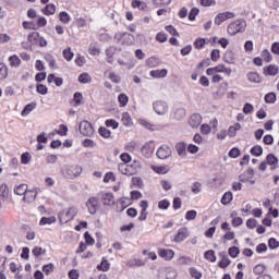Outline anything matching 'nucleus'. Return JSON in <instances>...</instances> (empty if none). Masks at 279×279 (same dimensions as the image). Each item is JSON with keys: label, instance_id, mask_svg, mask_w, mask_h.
<instances>
[{"label": "nucleus", "instance_id": "nucleus-1", "mask_svg": "<svg viewBox=\"0 0 279 279\" xmlns=\"http://www.w3.org/2000/svg\"><path fill=\"white\" fill-rule=\"evenodd\" d=\"M82 171H84V169L80 165H65L61 169L63 178H66L68 180H75V178H80V175H82Z\"/></svg>", "mask_w": 279, "mask_h": 279}, {"label": "nucleus", "instance_id": "nucleus-2", "mask_svg": "<svg viewBox=\"0 0 279 279\" xmlns=\"http://www.w3.org/2000/svg\"><path fill=\"white\" fill-rule=\"evenodd\" d=\"M114 40L118 43V45H133L134 35L128 32H119L114 35Z\"/></svg>", "mask_w": 279, "mask_h": 279}, {"label": "nucleus", "instance_id": "nucleus-3", "mask_svg": "<svg viewBox=\"0 0 279 279\" xmlns=\"http://www.w3.org/2000/svg\"><path fill=\"white\" fill-rule=\"evenodd\" d=\"M75 215H77V208L75 207H71L70 209H63L60 214H59V221L60 223L64 225V223H69V221H71L72 219H75Z\"/></svg>", "mask_w": 279, "mask_h": 279}, {"label": "nucleus", "instance_id": "nucleus-4", "mask_svg": "<svg viewBox=\"0 0 279 279\" xmlns=\"http://www.w3.org/2000/svg\"><path fill=\"white\" fill-rule=\"evenodd\" d=\"M244 28H245V21L235 20L228 26L227 32L228 34H230V36H236V34H239L240 32H243Z\"/></svg>", "mask_w": 279, "mask_h": 279}, {"label": "nucleus", "instance_id": "nucleus-5", "mask_svg": "<svg viewBox=\"0 0 279 279\" xmlns=\"http://www.w3.org/2000/svg\"><path fill=\"white\" fill-rule=\"evenodd\" d=\"M153 110L159 117H165V114H167V112H169V102H167L165 100H156L153 104Z\"/></svg>", "mask_w": 279, "mask_h": 279}, {"label": "nucleus", "instance_id": "nucleus-6", "mask_svg": "<svg viewBox=\"0 0 279 279\" xmlns=\"http://www.w3.org/2000/svg\"><path fill=\"white\" fill-rule=\"evenodd\" d=\"M78 130L83 136H93L95 134V129L93 128V124H90V122L88 121L81 122Z\"/></svg>", "mask_w": 279, "mask_h": 279}, {"label": "nucleus", "instance_id": "nucleus-7", "mask_svg": "<svg viewBox=\"0 0 279 279\" xmlns=\"http://www.w3.org/2000/svg\"><path fill=\"white\" fill-rule=\"evenodd\" d=\"M118 169L123 175H134L138 171L135 166L128 163H119Z\"/></svg>", "mask_w": 279, "mask_h": 279}, {"label": "nucleus", "instance_id": "nucleus-8", "mask_svg": "<svg viewBox=\"0 0 279 279\" xmlns=\"http://www.w3.org/2000/svg\"><path fill=\"white\" fill-rule=\"evenodd\" d=\"M230 19H234V13L233 12H223V13H219L216 17H215V25H221V23H226V21H230Z\"/></svg>", "mask_w": 279, "mask_h": 279}, {"label": "nucleus", "instance_id": "nucleus-9", "mask_svg": "<svg viewBox=\"0 0 279 279\" xmlns=\"http://www.w3.org/2000/svg\"><path fill=\"white\" fill-rule=\"evenodd\" d=\"M87 210L89 215H95L99 209V202L96 197H90L86 203Z\"/></svg>", "mask_w": 279, "mask_h": 279}, {"label": "nucleus", "instance_id": "nucleus-10", "mask_svg": "<svg viewBox=\"0 0 279 279\" xmlns=\"http://www.w3.org/2000/svg\"><path fill=\"white\" fill-rule=\"evenodd\" d=\"M38 190H26V194H24L23 202H26V204H32V202H36Z\"/></svg>", "mask_w": 279, "mask_h": 279}, {"label": "nucleus", "instance_id": "nucleus-11", "mask_svg": "<svg viewBox=\"0 0 279 279\" xmlns=\"http://www.w3.org/2000/svg\"><path fill=\"white\" fill-rule=\"evenodd\" d=\"M154 149H156V147L154 146V142H147L142 147V154L146 158H151V156L154 155Z\"/></svg>", "mask_w": 279, "mask_h": 279}, {"label": "nucleus", "instance_id": "nucleus-12", "mask_svg": "<svg viewBox=\"0 0 279 279\" xmlns=\"http://www.w3.org/2000/svg\"><path fill=\"white\" fill-rule=\"evenodd\" d=\"M169 156H171V148H169V146H161L157 150V158L160 160H167Z\"/></svg>", "mask_w": 279, "mask_h": 279}, {"label": "nucleus", "instance_id": "nucleus-13", "mask_svg": "<svg viewBox=\"0 0 279 279\" xmlns=\"http://www.w3.org/2000/svg\"><path fill=\"white\" fill-rule=\"evenodd\" d=\"M190 128L197 129L202 125V116L199 113H194L190 117L189 120Z\"/></svg>", "mask_w": 279, "mask_h": 279}, {"label": "nucleus", "instance_id": "nucleus-14", "mask_svg": "<svg viewBox=\"0 0 279 279\" xmlns=\"http://www.w3.org/2000/svg\"><path fill=\"white\" fill-rule=\"evenodd\" d=\"M158 254L161 258H165V260H171V258L175 256V253L172 250H166V248H159Z\"/></svg>", "mask_w": 279, "mask_h": 279}, {"label": "nucleus", "instance_id": "nucleus-15", "mask_svg": "<svg viewBox=\"0 0 279 279\" xmlns=\"http://www.w3.org/2000/svg\"><path fill=\"white\" fill-rule=\"evenodd\" d=\"M189 236V229L186 228H181L178 232V234L174 236L175 243H182L184 239H187Z\"/></svg>", "mask_w": 279, "mask_h": 279}, {"label": "nucleus", "instance_id": "nucleus-16", "mask_svg": "<svg viewBox=\"0 0 279 279\" xmlns=\"http://www.w3.org/2000/svg\"><path fill=\"white\" fill-rule=\"evenodd\" d=\"M168 74H169V71L167 69L150 71V77H155L157 80H160L162 77H167Z\"/></svg>", "mask_w": 279, "mask_h": 279}, {"label": "nucleus", "instance_id": "nucleus-17", "mask_svg": "<svg viewBox=\"0 0 279 279\" xmlns=\"http://www.w3.org/2000/svg\"><path fill=\"white\" fill-rule=\"evenodd\" d=\"M101 198L105 206H112V204H114V196L112 195V193H102Z\"/></svg>", "mask_w": 279, "mask_h": 279}, {"label": "nucleus", "instance_id": "nucleus-18", "mask_svg": "<svg viewBox=\"0 0 279 279\" xmlns=\"http://www.w3.org/2000/svg\"><path fill=\"white\" fill-rule=\"evenodd\" d=\"M43 14H45L46 16H51V14H56V4L50 3L47 4L43 10H41Z\"/></svg>", "mask_w": 279, "mask_h": 279}, {"label": "nucleus", "instance_id": "nucleus-19", "mask_svg": "<svg viewBox=\"0 0 279 279\" xmlns=\"http://www.w3.org/2000/svg\"><path fill=\"white\" fill-rule=\"evenodd\" d=\"M216 73H226V75H232V69L226 68L223 64H219L214 68Z\"/></svg>", "mask_w": 279, "mask_h": 279}, {"label": "nucleus", "instance_id": "nucleus-20", "mask_svg": "<svg viewBox=\"0 0 279 279\" xmlns=\"http://www.w3.org/2000/svg\"><path fill=\"white\" fill-rule=\"evenodd\" d=\"M59 21L64 25H69V23H71V15H69L66 11H62L59 13Z\"/></svg>", "mask_w": 279, "mask_h": 279}, {"label": "nucleus", "instance_id": "nucleus-21", "mask_svg": "<svg viewBox=\"0 0 279 279\" xmlns=\"http://www.w3.org/2000/svg\"><path fill=\"white\" fill-rule=\"evenodd\" d=\"M175 149L181 158H184L186 156V145L184 143L177 144Z\"/></svg>", "mask_w": 279, "mask_h": 279}, {"label": "nucleus", "instance_id": "nucleus-22", "mask_svg": "<svg viewBox=\"0 0 279 279\" xmlns=\"http://www.w3.org/2000/svg\"><path fill=\"white\" fill-rule=\"evenodd\" d=\"M177 265H193V258L189 256H181L177 259Z\"/></svg>", "mask_w": 279, "mask_h": 279}, {"label": "nucleus", "instance_id": "nucleus-23", "mask_svg": "<svg viewBox=\"0 0 279 279\" xmlns=\"http://www.w3.org/2000/svg\"><path fill=\"white\" fill-rule=\"evenodd\" d=\"M239 130H241L240 123H235L232 126H230L228 130V135L230 136V138L236 136V132H239Z\"/></svg>", "mask_w": 279, "mask_h": 279}, {"label": "nucleus", "instance_id": "nucleus-24", "mask_svg": "<svg viewBox=\"0 0 279 279\" xmlns=\"http://www.w3.org/2000/svg\"><path fill=\"white\" fill-rule=\"evenodd\" d=\"M186 117V109L184 108H179L175 110L174 112V119L177 121H182V119H184Z\"/></svg>", "mask_w": 279, "mask_h": 279}, {"label": "nucleus", "instance_id": "nucleus-25", "mask_svg": "<svg viewBox=\"0 0 279 279\" xmlns=\"http://www.w3.org/2000/svg\"><path fill=\"white\" fill-rule=\"evenodd\" d=\"M248 82H253L254 84H260V75L256 72H250L247 74Z\"/></svg>", "mask_w": 279, "mask_h": 279}, {"label": "nucleus", "instance_id": "nucleus-26", "mask_svg": "<svg viewBox=\"0 0 279 279\" xmlns=\"http://www.w3.org/2000/svg\"><path fill=\"white\" fill-rule=\"evenodd\" d=\"M15 195H25L27 193V184H20L14 187Z\"/></svg>", "mask_w": 279, "mask_h": 279}, {"label": "nucleus", "instance_id": "nucleus-27", "mask_svg": "<svg viewBox=\"0 0 279 279\" xmlns=\"http://www.w3.org/2000/svg\"><path fill=\"white\" fill-rule=\"evenodd\" d=\"M97 269H99V271H108V269H110V263H108L106 257L102 258V262L97 266Z\"/></svg>", "mask_w": 279, "mask_h": 279}, {"label": "nucleus", "instance_id": "nucleus-28", "mask_svg": "<svg viewBox=\"0 0 279 279\" xmlns=\"http://www.w3.org/2000/svg\"><path fill=\"white\" fill-rule=\"evenodd\" d=\"M98 134L102 136V138H110L112 136V132L110 130L106 129V126H100L98 130Z\"/></svg>", "mask_w": 279, "mask_h": 279}, {"label": "nucleus", "instance_id": "nucleus-29", "mask_svg": "<svg viewBox=\"0 0 279 279\" xmlns=\"http://www.w3.org/2000/svg\"><path fill=\"white\" fill-rule=\"evenodd\" d=\"M122 123L123 125H126V128H130V125H132V117H130L129 112L122 113Z\"/></svg>", "mask_w": 279, "mask_h": 279}, {"label": "nucleus", "instance_id": "nucleus-30", "mask_svg": "<svg viewBox=\"0 0 279 279\" xmlns=\"http://www.w3.org/2000/svg\"><path fill=\"white\" fill-rule=\"evenodd\" d=\"M34 108H36V104H28L24 107V109L22 110V117H27V114H29V112H32V110H34Z\"/></svg>", "mask_w": 279, "mask_h": 279}, {"label": "nucleus", "instance_id": "nucleus-31", "mask_svg": "<svg viewBox=\"0 0 279 279\" xmlns=\"http://www.w3.org/2000/svg\"><path fill=\"white\" fill-rule=\"evenodd\" d=\"M119 104L122 108H125L128 106V101H130V98L125 94H120L118 97Z\"/></svg>", "mask_w": 279, "mask_h": 279}, {"label": "nucleus", "instance_id": "nucleus-32", "mask_svg": "<svg viewBox=\"0 0 279 279\" xmlns=\"http://www.w3.org/2000/svg\"><path fill=\"white\" fill-rule=\"evenodd\" d=\"M178 278V270L173 268H168L166 270V279H175Z\"/></svg>", "mask_w": 279, "mask_h": 279}, {"label": "nucleus", "instance_id": "nucleus-33", "mask_svg": "<svg viewBox=\"0 0 279 279\" xmlns=\"http://www.w3.org/2000/svg\"><path fill=\"white\" fill-rule=\"evenodd\" d=\"M267 72V75H278L279 69L277 65H269L268 68L264 69Z\"/></svg>", "mask_w": 279, "mask_h": 279}, {"label": "nucleus", "instance_id": "nucleus-34", "mask_svg": "<svg viewBox=\"0 0 279 279\" xmlns=\"http://www.w3.org/2000/svg\"><path fill=\"white\" fill-rule=\"evenodd\" d=\"M230 202H232V192H226L221 198V204L227 206V204H230Z\"/></svg>", "mask_w": 279, "mask_h": 279}, {"label": "nucleus", "instance_id": "nucleus-35", "mask_svg": "<svg viewBox=\"0 0 279 279\" xmlns=\"http://www.w3.org/2000/svg\"><path fill=\"white\" fill-rule=\"evenodd\" d=\"M190 276L195 279H202V271L197 270L195 267L189 269Z\"/></svg>", "mask_w": 279, "mask_h": 279}, {"label": "nucleus", "instance_id": "nucleus-36", "mask_svg": "<svg viewBox=\"0 0 279 279\" xmlns=\"http://www.w3.org/2000/svg\"><path fill=\"white\" fill-rule=\"evenodd\" d=\"M56 217H50V218H47V217H43L41 220H40V226H51V223H56Z\"/></svg>", "mask_w": 279, "mask_h": 279}, {"label": "nucleus", "instance_id": "nucleus-37", "mask_svg": "<svg viewBox=\"0 0 279 279\" xmlns=\"http://www.w3.org/2000/svg\"><path fill=\"white\" fill-rule=\"evenodd\" d=\"M9 62L11 66H19V64H21V59L19 56L13 54L9 58Z\"/></svg>", "mask_w": 279, "mask_h": 279}, {"label": "nucleus", "instance_id": "nucleus-38", "mask_svg": "<svg viewBox=\"0 0 279 279\" xmlns=\"http://www.w3.org/2000/svg\"><path fill=\"white\" fill-rule=\"evenodd\" d=\"M153 170L155 171V173H159V174H165L169 172V169H167V167L165 166H154Z\"/></svg>", "mask_w": 279, "mask_h": 279}, {"label": "nucleus", "instance_id": "nucleus-39", "mask_svg": "<svg viewBox=\"0 0 279 279\" xmlns=\"http://www.w3.org/2000/svg\"><path fill=\"white\" fill-rule=\"evenodd\" d=\"M88 51L90 56H99V53H101V50H99V48L95 44L89 45Z\"/></svg>", "mask_w": 279, "mask_h": 279}, {"label": "nucleus", "instance_id": "nucleus-40", "mask_svg": "<svg viewBox=\"0 0 279 279\" xmlns=\"http://www.w3.org/2000/svg\"><path fill=\"white\" fill-rule=\"evenodd\" d=\"M196 218H197V211H195V210L186 211V214H185L186 221H194V219H196Z\"/></svg>", "mask_w": 279, "mask_h": 279}, {"label": "nucleus", "instance_id": "nucleus-41", "mask_svg": "<svg viewBox=\"0 0 279 279\" xmlns=\"http://www.w3.org/2000/svg\"><path fill=\"white\" fill-rule=\"evenodd\" d=\"M8 77V66L5 64L0 63V80H5Z\"/></svg>", "mask_w": 279, "mask_h": 279}, {"label": "nucleus", "instance_id": "nucleus-42", "mask_svg": "<svg viewBox=\"0 0 279 279\" xmlns=\"http://www.w3.org/2000/svg\"><path fill=\"white\" fill-rule=\"evenodd\" d=\"M78 82L81 84H88L90 82V75L88 73H83L78 76Z\"/></svg>", "mask_w": 279, "mask_h": 279}, {"label": "nucleus", "instance_id": "nucleus-43", "mask_svg": "<svg viewBox=\"0 0 279 279\" xmlns=\"http://www.w3.org/2000/svg\"><path fill=\"white\" fill-rule=\"evenodd\" d=\"M206 260H210V263H215L217 260V256H215V251H207L205 252Z\"/></svg>", "mask_w": 279, "mask_h": 279}, {"label": "nucleus", "instance_id": "nucleus-44", "mask_svg": "<svg viewBox=\"0 0 279 279\" xmlns=\"http://www.w3.org/2000/svg\"><path fill=\"white\" fill-rule=\"evenodd\" d=\"M171 0H154V5L156 8H163L165 5H169Z\"/></svg>", "mask_w": 279, "mask_h": 279}, {"label": "nucleus", "instance_id": "nucleus-45", "mask_svg": "<svg viewBox=\"0 0 279 279\" xmlns=\"http://www.w3.org/2000/svg\"><path fill=\"white\" fill-rule=\"evenodd\" d=\"M243 112L244 114H252V112H254V105L246 102L243 107Z\"/></svg>", "mask_w": 279, "mask_h": 279}, {"label": "nucleus", "instance_id": "nucleus-46", "mask_svg": "<svg viewBox=\"0 0 279 279\" xmlns=\"http://www.w3.org/2000/svg\"><path fill=\"white\" fill-rule=\"evenodd\" d=\"M192 193H194V195L202 193V183L194 182L192 185Z\"/></svg>", "mask_w": 279, "mask_h": 279}, {"label": "nucleus", "instance_id": "nucleus-47", "mask_svg": "<svg viewBox=\"0 0 279 279\" xmlns=\"http://www.w3.org/2000/svg\"><path fill=\"white\" fill-rule=\"evenodd\" d=\"M170 206H171V203H169V201L167 199H162L158 203V208L160 210H167Z\"/></svg>", "mask_w": 279, "mask_h": 279}, {"label": "nucleus", "instance_id": "nucleus-48", "mask_svg": "<svg viewBox=\"0 0 279 279\" xmlns=\"http://www.w3.org/2000/svg\"><path fill=\"white\" fill-rule=\"evenodd\" d=\"M267 165H278V157H276L274 154H269L266 157Z\"/></svg>", "mask_w": 279, "mask_h": 279}, {"label": "nucleus", "instance_id": "nucleus-49", "mask_svg": "<svg viewBox=\"0 0 279 279\" xmlns=\"http://www.w3.org/2000/svg\"><path fill=\"white\" fill-rule=\"evenodd\" d=\"M265 101H266V104H276V94H274V93H268V94L265 96Z\"/></svg>", "mask_w": 279, "mask_h": 279}, {"label": "nucleus", "instance_id": "nucleus-50", "mask_svg": "<svg viewBox=\"0 0 279 279\" xmlns=\"http://www.w3.org/2000/svg\"><path fill=\"white\" fill-rule=\"evenodd\" d=\"M252 156H263V147L260 146H254L251 148Z\"/></svg>", "mask_w": 279, "mask_h": 279}, {"label": "nucleus", "instance_id": "nucleus-51", "mask_svg": "<svg viewBox=\"0 0 279 279\" xmlns=\"http://www.w3.org/2000/svg\"><path fill=\"white\" fill-rule=\"evenodd\" d=\"M63 57L68 62H71L73 60V52L71 51V48H66L63 50Z\"/></svg>", "mask_w": 279, "mask_h": 279}, {"label": "nucleus", "instance_id": "nucleus-52", "mask_svg": "<svg viewBox=\"0 0 279 279\" xmlns=\"http://www.w3.org/2000/svg\"><path fill=\"white\" fill-rule=\"evenodd\" d=\"M31 160H32V156H29V153L22 154V157H21L22 165H29Z\"/></svg>", "mask_w": 279, "mask_h": 279}, {"label": "nucleus", "instance_id": "nucleus-53", "mask_svg": "<svg viewBox=\"0 0 279 279\" xmlns=\"http://www.w3.org/2000/svg\"><path fill=\"white\" fill-rule=\"evenodd\" d=\"M268 246L270 247V250H277V247H279L278 240H276L275 238H270L268 240Z\"/></svg>", "mask_w": 279, "mask_h": 279}, {"label": "nucleus", "instance_id": "nucleus-54", "mask_svg": "<svg viewBox=\"0 0 279 279\" xmlns=\"http://www.w3.org/2000/svg\"><path fill=\"white\" fill-rule=\"evenodd\" d=\"M254 274H256L257 276H260V274L265 272V265L263 264H258L254 267L253 269Z\"/></svg>", "mask_w": 279, "mask_h": 279}, {"label": "nucleus", "instance_id": "nucleus-55", "mask_svg": "<svg viewBox=\"0 0 279 279\" xmlns=\"http://www.w3.org/2000/svg\"><path fill=\"white\" fill-rule=\"evenodd\" d=\"M53 268H54L53 264L50 263L48 265L43 266V271L44 274H46V276H49V274L53 271Z\"/></svg>", "mask_w": 279, "mask_h": 279}, {"label": "nucleus", "instance_id": "nucleus-56", "mask_svg": "<svg viewBox=\"0 0 279 279\" xmlns=\"http://www.w3.org/2000/svg\"><path fill=\"white\" fill-rule=\"evenodd\" d=\"M147 65L150 68V69H154L156 66H158V59L156 57H151L147 60Z\"/></svg>", "mask_w": 279, "mask_h": 279}, {"label": "nucleus", "instance_id": "nucleus-57", "mask_svg": "<svg viewBox=\"0 0 279 279\" xmlns=\"http://www.w3.org/2000/svg\"><path fill=\"white\" fill-rule=\"evenodd\" d=\"M240 252L241 251L236 246L229 248V255L231 256V258H236V256H239Z\"/></svg>", "mask_w": 279, "mask_h": 279}, {"label": "nucleus", "instance_id": "nucleus-58", "mask_svg": "<svg viewBox=\"0 0 279 279\" xmlns=\"http://www.w3.org/2000/svg\"><path fill=\"white\" fill-rule=\"evenodd\" d=\"M132 8H140V10H145V8H147V4L142 3L141 0H133Z\"/></svg>", "mask_w": 279, "mask_h": 279}, {"label": "nucleus", "instance_id": "nucleus-59", "mask_svg": "<svg viewBox=\"0 0 279 279\" xmlns=\"http://www.w3.org/2000/svg\"><path fill=\"white\" fill-rule=\"evenodd\" d=\"M210 132H211L210 125H208V124H203V125L201 126V134H204L205 136H208V134H210Z\"/></svg>", "mask_w": 279, "mask_h": 279}, {"label": "nucleus", "instance_id": "nucleus-60", "mask_svg": "<svg viewBox=\"0 0 279 279\" xmlns=\"http://www.w3.org/2000/svg\"><path fill=\"white\" fill-rule=\"evenodd\" d=\"M8 195H9L8 185L3 183L0 186V197H8Z\"/></svg>", "mask_w": 279, "mask_h": 279}, {"label": "nucleus", "instance_id": "nucleus-61", "mask_svg": "<svg viewBox=\"0 0 279 279\" xmlns=\"http://www.w3.org/2000/svg\"><path fill=\"white\" fill-rule=\"evenodd\" d=\"M97 144L95 143V141L90 140V138H86L83 141V147H89L93 148L95 147Z\"/></svg>", "mask_w": 279, "mask_h": 279}, {"label": "nucleus", "instance_id": "nucleus-62", "mask_svg": "<svg viewBox=\"0 0 279 279\" xmlns=\"http://www.w3.org/2000/svg\"><path fill=\"white\" fill-rule=\"evenodd\" d=\"M262 58H264L265 62H271V52L269 50H263Z\"/></svg>", "mask_w": 279, "mask_h": 279}, {"label": "nucleus", "instance_id": "nucleus-63", "mask_svg": "<svg viewBox=\"0 0 279 279\" xmlns=\"http://www.w3.org/2000/svg\"><path fill=\"white\" fill-rule=\"evenodd\" d=\"M37 93H39V95H47L48 93L47 86L43 84H37Z\"/></svg>", "mask_w": 279, "mask_h": 279}, {"label": "nucleus", "instance_id": "nucleus-64", "mask_svg": "<svg viewBox=\"0 0 279 279\" xmlns=\"http://www.w3.org/2000/svg\"><path fill=\"white\" fill-rule=\"evenodd\" d=\"M197 14H199V9L193 8L189 14V20L195 21V16H197Z\"/></svg>", "mask_w": 279, "mask_h": 279}]
</instances>
